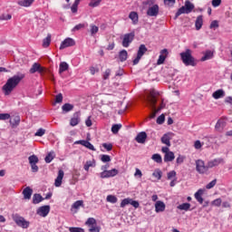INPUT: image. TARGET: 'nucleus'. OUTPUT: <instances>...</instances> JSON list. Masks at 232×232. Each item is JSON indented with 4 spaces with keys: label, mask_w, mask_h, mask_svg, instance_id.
<instances>
[{
    "label": "nucleus",
    "mask_w": 232,
    "mask_h": 232,
    "mask_svg": "<svg viewBox=\"0 0 232 232\" xmlns=\"http://www.w3.org/2000/svg\"><path fill=\"white\" fill-rule=\"evenodd\" d=\"M23 79H24V74H16L9 78L5 84L2 87L4 94L10 95V93H12V92L17 88V85L19 82H21V81H23Z\"/></svg>",
    "instance_id": "obj_1"
},
{
    "label": "nucleus",
    "mask_w": 232,
    "mask_h": 232,
    "mask_svg": "<svg viewBox=\"0 0 232 232\" xmlns=\"http://www.w3.org/2000/svg\"><path fill=\"white\" fill-rule=\"evenodd\" d=\"M180 57L183 64L186 66H196L197 59L191 54V50L187 49L185 52L180 53Z\"/></svg>",
    "instance_id": "obj_2"
},
{
    "label": "nucleus",
    "mask_w": 232,
    "mask_h": 232,
    "mask_svg": "<svg viewBox=\"0 0 232 232\" xmlns=\"http://www.w3.org/2000/svg\"><path fill=\"white\" fill-rule=\"evenodd\" d=\"M196 164V171L199 174V175H208V171H209V167L203 160H197L195 161Z\"/></svg>",
    "instance_id": "obj_3"
},
{
    "label": "nucleus",
    "mask_w": 232,
    "mask_h": 232,
    "mask_svg": "<svg viewBox=\"0 0 232 232\" xmlns=\"http://www.w3.org/2000/svg\"><path fill=\"white\" fill-rule=\"evenodd\" d=\"M13 220L19 227H23V229H28V227H30V221H26L24 218L17 214L13 217Z\"/></svg>",
    "instance_id": "obj_4"
},
{
    "label": "nucleus",
    "mask_w": 232,
    "mask_h": 232,
    "mask_svg": "<svg viewBox=\"0 0 232 232\" xmlns=\"http://www.w3.org/2000/svg\"><path fill=\"white\" fill-rule=\"evenodd\" d=\"M121 39H122L121 45L123 46V48H129L130 44L133 43V40L135 39V33L131 32V33L125 34Z\"/></svg>",
    "instance_id": "obj_5"
},
{
    "label": "nucleus",
    "mask_w": 232,
    "mask_h": 232,
    "mask_svg": "<svg viewBox=\"0 0 232 232\" xmlns=\"http://www.w3.org/2000/svg\"><path fill=\"white\" fill-rule=\"evenodd\" d=\"M85 226H88L89 232H101V227L97 226V220L94 218H89L86 222Z\"/></svg>",
    "instance_id": "obj_6"
},
{
    "label": "nucleus",
    "mask_w": 232,
    "mask_h": 232,
    "mask_svg": "<svg viewBox=\"0 0 232 232\" xmlns=\"http://www.w3.org/2000/svg\"><path fill=\"white\" fill-rule=\"evenodd\" d=\"M28 160L31 166L32 172L37 173V171H39V167L37 166V163L39 162V158L35 154H33L29 156Z\"/></svg>",
    "instance_id": "obj_7"
},
{
    "label": "nucleus",
    "mask_w": 232,
    "mask_h": 232,
    "mask_svg": "<svg viewBox=\"0 0 232 232\" xmlns=\"http://www.w3.org/2000/svg\"><path fill=\"white\" fill-rule=\"evenodd\" d=\"M148 52V48L146 47L145 44H140L139 49H138V53H137V56L136 58L132 61L133 65L135 66L136 64H139V63L140 62V59H142V56L144 55V53H146Z\"/></svg>",
    "instance_id": "obj_8"
},
{
    "label": "nucleus",
    "mask_w": 232,
    "mask_h": 232,
    "mask_svg": "<svg viewBox=\"0 0 232 232\" xmlns=\"http://www.w3.org/2000/svg\"><path fill=\"white\" fill-rule=\"evenodd\" d=\"M117 175H119V169H117L103 170L100 173L101 179H111L112 177H117Z\"/></svg>",
    "instance_id": "obj_9"
},
{
    "label": "nucleus",
    "mask_w": 232,
    "mask_h": 232,
    "mask_svg": "<svg viewBox=\"0 0 232 232\" xmlns=\"http://www.w3.org/2000/svg\"><path fill=\"white\" fill-rule=\"evenodd\" d=\"M220 164H226V160H224V158H217L208 161V169L212 168H217L220 166Z\"/></svg>",
    "instance_id": "obj_10"
},
{
    "label": "nucleus",
    "mask_w": 232,
    "mask_h": 232,
    "mask_svg": "<svg viewBox=\"0 0 232 232\" xmlns=\"http://www.w3.org/2000/svg\"><path fill=\"white\" fill-rule=\"evenodd\" d=\"M50 213V206L44 205L37 208L36 215H39V217H48V214Z\"/></svg>",
    "instance_id": "obj_11"
},
{
    "label": "nucleus",
    "mask_w": 232,
    "mask_h": 232,
    "mask_svg": "<svg viewBox=\"0 0 232 232\" xmlns=\"http://www.w3.org/2000/svg\"><path fill=\"white\" fill-rule=\"evenodd\" d=\"M159 5H154L148 8L147 15L149 17H157L159 15Z\"/></svg>",
    "instance_id": "obj_12"
},
{
    "label": "nucleus",
    "mask_w": 232,
    "mask_h": 232,
    "mask_svg": "<svg viewBox=\"0 0 232 232\" xmlns=\"http://www.w3.org/2000/svg\"><path fill=\"white\" fill-rule=\"evenodd\" d=\"M70 46H75V40H73V38L64 39L60 45V50H64V48H70Z\"/></svg>",
    "instance_id": "obj_13"
},
{
    "label": "nucleus",
    "mask_w": 232,
    "mask_h": 232,
    "mask_svg": "<svg viewBox=\"0 0 232 232\" xmlns=\"http://www.w3.org/2000/svg\"><path fill=\"white\" fill-rule=\"evenodd\" d=\"M74 144H81V146H84V148H87V150H91V151H96L95 147L92 142L86 140H76Z\"/></svg>",
    "instance_id": "obj_14"
},
{
    "label": "nucleus",
    "mask_w": 232,
    "mask_h": 232,
    "mask_svg": "<svg viewBox=\"0 0 232 232\" xmlns=\"http://www.w3.org/2000/svg\"><path fill=\"white\" fill-rule=\"evenodd\" d=\"M63 179H64V171L63 169H60L58 171V176L54 180L55 188H61V185L63 184Z\"/></svg>",
    "instance_id": "obj_15"
},
{
    "label": "nucleus",
    "mask_w": 232,
    "mask_h": 232,
    "mask_svg": "<svg viewBox=\"0 0 232 232\" xmlns=\"http://www.w3.org/2000/svg\"><path fill=\"white\" fill-rule=\"evenodd\" d=\"M155 211L157 213H164V211H166V204L160 200L156 201Z\"/></svg>",
    "instance_id": "obj_16"
},
{
    "label": "nucleus",
    "mask_w": 232,
    "mask_h": 232,
    "mask_svg": "<svg viewBox=\"0 0 232 232\" xmlns=\"http://www.w3.org/2000/svg\"><path fill=\"white\" fill-rule=\"evenodd\" d=\"M204 188H199L195 194L194 197L197 200V202H198V204H204V198H202V195H204Z\"/></svg>",
    "instance_id": "obj_17"
},
{
    "label": "nucleus",
    "mask_w": 232,
    "mask_h": 232,
    "mask_svg": "<svg viewBox=\"0 0 232 232\" xmlns=\"http://www.w3.org/2000/svg\"><path fill=\"white\" fill-rule=\"evenodd\" d=\"M30 73H35L38 72V73H43L44 72V69L41 66V64L34 63L31 69H30Z\"/></svg>",
    "instance_id": "obj_18"
},
{
    "label": "nucleus",
    "mask_w": 232,
    "mask_h": 232,
    "mask_svg": "<svg viewBox=\"0 0 232 232\" xmlns=\"http://www.w3.org/2000/svg\"><path fill=\"white\" fill-rule=\"evenodd\" d=\"M146 139H148V134L145 131H141L136 136V141L139 144H144V142H146Z\"/></svg>",
    "instance_id": "obj_19"
},
{
    "label": "nucleus",
    "mask_w": 232,
    "mask_h": 232,
    "mask_svg": "<svg viewBox=\"0 0 232 232\" xmlns=\"http://www.w3.org/2000/svg\"><path fill=\"white\" fill-rule=\"evenodd\" d=\"M12 128H17L21 124V117L19 115L14 116L9 121Z\"/></svg>",
    "instance_id": "obj_20"
},
{
    "label": "nucleus",
    "mask_w": 232,
    "mask_h": 232,
    "mask_svg": "<svg viewBox=\"0 0 232 232\" xmlns=\"http://www.w3.org/2000/svg\"><path fill=\"white\" fill-rule=\"evenodd\" d=\"M33 193L34 190L30 187H26L22 192L25 200H30V198H32Z\"/></svg>",
    "instance_id": "obj_21"
},
{
    "label": "nucleus",
    "mask_w": 232,
    "mask_h": 232,
    "mask_svg": "<svg viewBox=\"0 0 232 232\" xmlns=\"http://www.w3.org/2000/svg\"><path fill=\"white\" fill-rule=\"evenodd\" d=\"M212 97L213 99H216V100L222 99L226 97V92H224V90L222 89H218V91L212 93Z\"/></svg>",
    "instance_id": "obj_22"
},
{
    "label": "nucleus",
    "mask_w": 232,
    "mask_h": 232,
    "mask_svg": "<svg viewBox=\"0 0 232 232\" xmlns=\"http://www.w3.org/2000/svg\"><path fill=\"white\" fill-rule=\"evenodd\" d=\"M129 19L132 21V24H139V14L135 11H132L129 14Z\"/></svg>",
    "instance_id": "obj_23"
},
{
    "label": "nucleus",
    "mask_w": 232,
    "mask_h": 232,
    "mask_svg": "<svg viewBox=\"0 0 232 232\" xmlns=\"http://www.w3.org/2000/svg\"><path fill=\"white\" fill-rule=\"evenodd\" d=\"M35 0H19L17 2V5H19V6H24V8H28L29 6H32V5H34V2Z\"/></svg>",
    "instance_id": "obj_24"
},
{
    "label": "nucleus",
    "mask_w": 232,
    "mask_h": 232,
    "mask_svg": "<svg viewBox=\"0 0 232 232\" xmlns=\"http://www.w3.org/2000/svg\"><path fill=\"white\" fill-rule=\"evenodd\" d=\"M204 24V18L202 15H198L195 22L196 30H200Z\"/></svg>",
    "instance_id": "obj_25"
},
{
    "label": "nucleus",
    "mask_w": 232,
    "mask_h": 232,
    "mask_svg": "<svg viewBox=\"0 0 232 232\" xmlns=\"http://www.w3.org/2000/svg\"><path fill=\"white\" fill-rule=\"evenodd\" d=\"M70 65L66 62H62L59 64V73H64V72H68Z\"/></svg>",
    "instance_id": "obj_26"
},
{
    "label": "nucleus",
    "mask_w": 232,
    "mask_h": 232,
    "mask_svg": "<svg viewBox=\"0 0 232 232\" xmlns=\"http://www.w3.org/2000/svg\"><path fill=\"white\" fill-rule=\"evenodd\" d=\"M164 53H168V49H163L160 51L157 64H164V61H166V56L164 55Z\"/></svg>",
    "instance_id": "obj_27"
},
{
    "label": "nucleus",
    "mask_w": 232,
    "mask_h": 232,
    "mask_svg": "<svg viewBox=\"0 0 232 232\" xmlns=\"http://www.w3.org/2000/svg\"><path fill=\"white\" fill-rule=\"evenodd\" d=\"M217 131H222L224 128H226V121L220 119L217 121L216 126H215Z\"/></svg>",
    "instance_id": "obj_28"
},
{
    "label": "nucleus",
    "mask_w": 232,
    "mask_h": 232,
    "mask_svg": "<svg viewBox=\"0 0 232 232\" xmlns=\"http://www.w3.org/2000/svg\"><path fill=\"white\" fill-rule=\"evenodd\" d=\"M185 10L187 11V14H191L193 10L195 9V5H193L189 0H187L185 2Z\"/></svg>",
    "instance_id": "obj_29"
},
{
    "label": "nucleus",
    "mask_w": 232,
    "mask_h": 232,
    "mask_svg": "<svg viewBox=\"0 0 232 232\" xmlns=\"http://www.w3.org/2000/svg\"><path fill=\"white\" fill-rule=\"evenodd\" d=\"M173 160H175V153L173 151L164 155V162H173Z\"/></svg>",
    "instance_id": "obj_30"
},
{
    "label": "nucleus",
    "mask_w": 232,
    "mask_h": 232,
    "mask_svg": "<svg viewBox=\"0 0 232 232\" xmlns=\"http://www.w3.org/2000/svg\"><path fill=\"white\" fill-rule=\"evenodd\" d=\"M81 208H84V201L82 200H77L75 201L72 205V211H73V209H80Z\"/></svg>",
    "instance_id": "obj_31"
},
{
    "label": "nucleus",
    "mask_w": 232,
    "mask_h": 232,
    "mask_svg": "<svg viewBox=\"0 0 232 232\" xmlns=\"http://www.w3.org/2000/svg\"><path fill=\"white\" fill-rule=\"evenodd\" d=\"M171 138H169V135L168 134H164L161 137V142L162 144H166V146H168V148H169L171 146Z\"/></svg>",
    "instance_id": "obj_32"
},
{
    "label": "nucleus",
    "mask_w": 232,
    "mask_h": 232,
    "mask_svg": "<svg viewBox=\"0 0 232 232\" xmlns=\"http://www.w3.org/2000/svg\"><path fill=\"white\" fill-rule=\"evenodd\" d=\"M119 59H120L121 63H124V61H127V59H128V51H126L124 49L120 51Z\"/></svg>",
    "instance_id": "obj_33"
},
{
    "label": "nucleus",
    "mask_w": 232,
    "mask_h": 232,
    "mask_svg": "<svg viewBox=\"0 0 232 232\" xmlns=\"http://www.w3.org/2000/svg\"><path fill=\"white\" fill-rule=\"evenodd\" d=\"M179 211H189L191 208V204L190 203H182L177 207Z\"/></svg>",
    "instance_id": "obj_34"
},
{
    "label": "nucleus",
    "mask_w": 232,
    "mask_h": 232,
    "mask_svg": "<svg viewBox=\"0 0 232 232\" xmlns=\"http://www.w3.org/2000/svg\"><path fill=\"white\" fill-rule=\"evenodd\" d=\"M81 122V118H79V114L75 113L73 117L70 121L71 126H77Z\"/></svg>",
    "instance_id": "obj_35"
},
{
    "label": "nucleus",
    "mask_w": 232,
    "mask_h": 232,
    "mask_svg": "<svg viewBox=\"0 0 232 232\" xmlns=\"http://www.w3.org/2000/svg\"><path fill=\"white\" fill-rule=\"evenodd\" d=\"M44 200V198L41 194H34L33 196V204H41Z\"/></svg>",
    "instance_id": "obj_36"
},
{
    "label": "nucleus",
    "mask_w": 232,
    "mask_h": 232,
    "mask_svg": "<svg viewBox=\"0 0 232 232\" xmlns=\"http://www.w3.org/2000/svg\"><path fill=\"white\" fill-rule=\"evenodd\" d=\"M210 59H213V52L211 50H208L205 52L204 56L201 58V61H209Z\"/></svg>",
    "instance_id": "obj_37"
},
{
    "label": "nucleus",
    "mask_w": 232,
    "mask_h": 232,
    "mask_svg": "<svg viewBox=\"0 0 232 232\" xmlns=\"http://www.w3.org/2000/svg\"><path fill=\"white\" fill-rule=\"evenodd\" d=\"M53 159H55V152L51 151L45 156L44 160H45L46 164H50V162H52V160H53Z\"/></svg>",
    "instance_id": "obj_38"
},
{
    "label": "nucleus",
    "mask_w": 232,
    "mask_h": 232,
    "mask_svg": "<svg viewBox=\"0 0 232 232\" xmlns=\"http://www.w3.org/2000/svg\"><path fill=\"white\" fill-rule=\"evenodd\" d=\"M182 14H188V11H186L185 6H181L175 14L174 19H179Z\"/></svg>",
    "instance_id": "obj_39"
},
{
    "label": "nucleus",
    "mask_w": 232,
    "mask_h": 232,
    "mask_svg": "<svg viewBox=\"0 0 232 232\" xmlns=\"http://www.w3.org/2000/svg\"><path fill=\"white\" fill-rule=\"evenodd\" d=\"M62 110L63 113H68V111H72V110H73V105L70 103H65L62 106Z\"/></svg>",
    "instance_id": "obj_40"
},
{
    "label": "nucleus",
    "mask_w": 232,
    "mask_h": 232,
    "mask_svg": "<svg viewBox=\"0 0 232 232\" xmlns=\"http://www.w3.org/2000/svg\"><path fill=\"white\" fill-rule=\"evenodd\" d=\"M91 168H95V162L93 160L86 161V163L83 166V169H85V171H90Z\"/></svg>",
    "instance_id": "obj_41"
},
{
    "label": "nucleus",
    "mask_w": 232,
    "mask_h": 232,
    "mask_svg": "<svg viewBox=\"0 0 232 232\" xmlns=\"http://www.w3.org/2000/svg\"><path fill=\"white\" fill-rule=\"evenodd\" d=\"M152 160H154V162H157V164H162V156H160V154L156 153L153 154L151 156Z\"/></svg>",
    "instance_id": "obj_42"
},
{
    "label": "nucleus",
    "mask_w": 232,
    "mask_h": 232,
    "mask_svg": "<svg viewBox=\"0 0 232 232\" xmlns=\"http://www.w3.org/2000/svg\"><path fill=\"white\" fill-rule=\"evenodd\" d=\"M51 43H52V36L51 35H47V37L44 38V41H43L44 48H48V46H50Z\"/></svg>",
    "instance_id": "obj_43"
},
{
    "label": "nucleus",
    "mask_w": 232,
    "mask_h": 232,
    "mask_svg": "<svg viewBox=\"0 0 232 232\" xmlns=\"http://www.w3.org/2000/svg\"><path fill=\"white\" fill-rule=\"evenodd\" d=\"M101 3H102V0H91V2L89 3V6H91L92 8H97V6L101 5Z\"/></svg>",
    "instance_id": "obj_44"
},
{
    "label": "nucleus",
    "mask_w": 232,
    "mask_h": 232,
    "mask_svg": "<svg viewBox=\"0 0 232 232\" xmlns=\"http://www.w3.org/2000/svg\"><path fill=\"white\" fill-rule=\"evenodd\" d=\"M106 200L111 204H117L118 199L114 195H108Z\"/></svg>",
    "instance_id": "obj_45"
},
{
    "label": "nucleus",
    "mask_w": 232,
    "mask_h": 232,
    "mask_svg": "<svg viewBox=\"0 0 232 232\" xmlns=\"http://www.w3.org/2000/svg\"><path fill=\"white\" fill-rule=\"evenodd\" d=\"M122 128L121 124H113L111 127V132L115 134L119 133V130Z\"/></svg>",
    "instance_id": "obj_46"
},
{
    "label": "nucleus",
    "mask_w": 232,
    "mask_h": 232,
    "mask_svg": "<svg viewBox=\"0 0 232 232\" xmlns=\"http://www.w3.org/2000/svg\"><path fill=\"white\" fill-rule=\"evenodd\" d=\"M110 75H111V69H106L102 74L103 81H108V79H110Z\"/></svg>",
    "instance_id": "obj_47"
},
{
    "label": "nucleus",
    "mask_w": 232,
    "mask_h": 232,
    "mask_svg": "<svg viewBox=\"0 0 232 232\" xmlns=\"http://www.w3.org/2000/svg\"><path fill=\"white\" fill-rule=\"evenodd\" d=\"M152 176H154L158 180H160V179H162V171L160 169H156L152 173Z\"/></svg>",
    "instance_id": "obj_48"
},
{
    "label": "nucleus",
    "mask_w": 232,
    "mask_h": 232,
    "mask_svg": "<svg viewBox=\"0 0 232 232\" xmlns=\"http://www.w3.org/2000/svg\"><path fill=\"white\" fill-rule=\"evenodd\" d=\"M44 133H46V130L40 128L34 133V137H43L44 135Z\"/></svg>",
    "instance_id": "obj_49"
},
{
    "label": "nucleus",
    "mask_w": 232,
    "mask_h": 232,
    "mask_svg": "<svg viewBox=\"0 0 232 232\" xmlns=\"http://www.w3.org/2000/svg\"><path fill=\"white\" fill-rule=\"evenodd\" d=\"M101 160L102 162H111V157L108 154H102L101 156Z\"/></svg>",
    "instance_id": "obj_50"
},
{
    "label": "nucleus",
    "mask_w": 232,
    "mask_h": 232,
    "mask_svg": "<svg viewBox=\"0 0 232 232\" xmlns=\"http://www.w3.org/2000/svg\"><path fill=\"white\" fill-rule=\"evenodd\" d=\"M211 204L212 206H216V208H220V206H222V198H216L211 202Z\"/></svg>",
    "instance_id": "obj_51"
},
{
    "label": "nucleus",
    "mask_w": 232,
    "mask_h": 232,
    "mask_svg": "<svg viewBox=\"0 0 232 232\" xmlns=\"http://www.w3.org/2000/svg\"><path fill=\"white\" fill-rule=\"evenodd\" d=\"M12 19V14H3L0 15V21H10Z\"/></svg>",
    "instance_id": "obj_52"
},
{
    "label": "nucleus",
    "mask_w": 232,
    "mask_h": 232,
    "mask_svg": "<svg viewBox=\"0 0 232 232\" xmlns=\"http://www.w3.org/2000/svg\"><path fill=\"white\" fill-rule=\"evenodd\" d=\"M167 179H168V180H171V179H177V171L172 170V171L168 172Z\"/></svg>",
    "instance_id": "obj_53"
},
{
    "label": "nucleus",
    "mask_w": 232,
    "mask_h": 232,
    "mask_svg": "<svg viewBox=\"0 0 232 232\" xmlns=\"http://www.w3.org/2000/svg\"><path fill=\"white\" fill-rule=\"evenodd\" d=\"M165 121H166V116H164V114H161L157 118L156 122L157 124H164Z\"/></svg>",
    "instance_id": "obj_54"
},
{
    "label": "nucleus",
    "mask_w": 232,
    "mask_h": 232,
    "mask_svg": "<svg viewBox=\"0 0 232 232\" xmlns=\"http://www.w3.org/2000/svg\"><path fill=\"white\" fill-rule=\"evenodd\" d=\"M70 232H84V228L79 227H69Z\"/></svg>",
    "instance_id": "obj_55"
},
{
    "label": "nucleus",
    "mask_w": 232,
    "mask_h": 232,
    "mask_svg": "<svg viewBox=\"0 0 232 232\" xmlns=\"http://www.w3.org/2000/svg\"><path fill=\"white\" fill-rule=\"evenodd\" d=\"M217 186V179H213L208 184L206 185L207 189H212V188H215Z\"/></svg>",
    "instance_id": "obj_56"
},
{
    "label": "nucleus",
    "mask_w": 232,
    "mask_h": 232,
    "mask_svg": "<svg viewBox=\"0 0 232 232\" xmlns=\"http://www.w3.org/2000/svg\"><path fill=\"white\" fill-rule=\"evenodd\" d=\"M99 32V27L97 25L91 24V34L95 35Z\"/></svg>",
    "instance_id": "obj_57"
},
{
    "label": "nucleus",
    "mask_w": 232,
    "mask_h": 232,
    "mask_svg": "<svg viewBox=\"0 0 232 232\" xmlns=\"http://www.w3.org/2000/svg\"><path fill=\"white\" fill-rule=\"evenodd\" d=\"M149 104H150V108H152V110H155V104H157V99H155V97H152L151 99L149 100Z\"/></svg>",
    "instance_id": "obj_58"
},
{
    "label": "nucleus",
    "mask_w": 232,
    "mask_h": 232,
    "mask_svg": "<svg viewBox=\"0 0 232 232\" xmlns=\"http://www.w3.org/2000/svg\"><path fill=\"white\" fill-rule=\"evenodd\" d=\"M130 198H124L121 202V208H126V206H128V204H130Z\"/></svg>",
    "instance_id": "obj_59"
},
{
    "label": "nucleus",
    "mask_w": 232,
    "mask_h": 232,
    "mask_svg": "<svg viewBox=\"0 0 232 232\" xmlns=\"http://www.w3.org/2000/svg\"><path fill=\"white\" fill-rule=\"evenodd\" d=\"M84 24H76L73 28H72V32H79V30H82V28H84Z\"/></svg>",
    "instance_id": "obj_60"
},
{
    "label": "nucleus",
    "mask_w": 232,
    "mask_h": 232,
    "mask_svg": "<svg viewBox=\"0 0 232 232\" xmlns=\"http://www.w3.org/2000/svg\"><path fill=\"white\" fill-rule=\"evenodd\" d=\"M10 113H0V121H8Z\"/></svg>",
    "instance_id": "obj_61"
},
{
    "label": "nucleus",
    "mask_w": 232,
    "mask_h": 232,
    "mask_svg": "<svg viewBox=\"0 0 232 232\" xmlns=\"http://www.w3.org/2000/svg\"><path fill=\"white\" fill-rule=\"evenodd\" d=\"M218 26H219L218 21L213 20V21L211 22V24H210L209 28H210L211 30H213V29L218 28Z\"/></svg>",
    "instance_id": "obj_62"
},
{
    "label": "nucleus",
    "mask_w": 232,
    "mask_h": 232,
    "mask_svg": "<svg viewBox=\"0 0 232 232\" xmlns=\"http://www.w3.org/2000/svg\"><path fill=\"white\" fill-rule=\"evenodd\" d=\"M130 206H132L133 208H135V209H137V208H139V206H140V204L139 203V201L133 200L132 198H130Z\"/></svg>",
    "instance_id": "obj_63"
},
{
    "label": "nucleus",
    "mask_w": 232,
    "mask_h": 232,
    "mask_svg": "<svg viewBox=\"0 0 232 232\" xmlns=\"http://www.w3.org/2000/svg\"><path fill=\"white\" fill-rule=\"evenodd\" d=\"M102 147L108 151H111V150H113V145L111 143H103Z\"/></svg>",
    "instance_id": "obj_64"
}]
</instances>
